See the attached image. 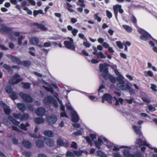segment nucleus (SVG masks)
Instances as JSON below:
<instances>
[{
  "mask_svg": "<svg viewBox=\"0 0 157 157\" xmlns=\"http://www.w3.org/2000/svg\"><path fill=\"white\" fill-rule=\"evenodd\" d=\"M67 156H70L71 157H74L75 156V154L74 151H68L66 154Z\"/></svg>",
  "mask_w": 157,
  "mask_h": 157,
  "instance_id": "37998d69",
  "label": "nucleus"
},
{
  "mask_svg": "<svg viewBox=\"0 0 157 157\" xmlns=\"http://www.w3.org/2000/svg\"><path fill=\"white\" fill-rule=\"evenodd\" d=\"M19 95L24 101L28 102L32 101V100L31 98L28 95L22 93H20Z\"/></svg>",
  "mask_w": 157,
  "mask_h": 157,
  "instance_id": "ddd939ff",
  "label": "nucleus"
},
{
  "mask_svg": "<svg viewBox=\"0 0 157 157\" xmlns=\"http://www.w3.org/2000/svg\"><path fill=\"white\" fill-rule=\"evenodd\" d=\"M74 153L75 154V156L76 155L78 156H79L82 155V152L81 151H74Z\"/></svg>",
  "mask_w": 157,
  "mask_h": 157,
  "instance_id": "69168bd1",
  "label": "nucleus"
},
{
  "mask_svg": "<svg viewBox=\"0 0 157 157\" xmlns=\"http://www.w3.org/2000/svg\"><path fill=\"white\" fill-rule=\"evenodd\" d=\"M143 73L144 75L146 77L149 76L150 77H152L153 76V72L150 71H144Z\"/></svg>",
  "mask_w": 157,
  "mask_h": 157,
  "instance_id": "72a5a7b5",
  "label": "nucleus"
},
{
  "mask_svg": "<svg viewBox=\"0 0 157 157\" xmlns=\"http://www.w3.org/2000/svg\"><path fill=\"white\" fill-rule=\"evenodd\" d=\"M82 129H81L80 131H78L76 132H75L73 133V134L75 136H79L81 135L82 134Z\"/></svg>",
  "mask_w": 157,
  "mask_h": 157,
  "instance_id": "13d9d810",
  "label": "nucleus"
},
{
  "mask_svg": "<svg viewBox=\"0 0 157 157\" xmlns=\"http://www.w3.org/2000/svg\"><path fill=\"white\" fill-rule=\"evenodd\" d=\"M96 154L98 156L100 157H107L106 154L103 153L100 151H98L96 152Z\"/></svg>",
  "mask_w": 157,
  "mask_h": 157,
  "instance_id": "58836bf2",
  "label": "nucleus"
},
{
  "mask_svg": "<svg viewBox=\"0 0 157 157\" xmlns=\"http://www.w3.org/2000/svg\"><path fill=\"white\" fill-rule=\"evenodd\" d=\"M66 5L67 6L68 10L71 12H74V10L71 8L72 6L69 3H67Z\"/></svg>",
  "mask_w": 157,
  "mask_h": 157,
  "instance_id": "de8ad7c7",
  "label": "nucleus"
},
{
  "mask_svg": "<svg viewBox=\"0 0 157 157\" xmlns=\"http://www.w3.org/2000/svg\"><path fill=\"white\" fill-rule=\"evenodd\" d=\"M133 128L136 134L138 136L140 137L142 135V134L140 129L136 125H133Z\"/></svg>",
  "mask_w": 157,
  "mask_h": 157,
  "instance_id": "393cba45",
  "label": "nucleus"
},
{
  "mask_svg": "<svg viewBox=\"0 0 157 157\" xmlns=\"http://www.w3.org/2000/svg\"><path fill=\"white\" fill-rule=\"evenodd\" d=\"M23 87L25 89H28L30 87V84L29 83H22Z\"/></svg>",
  "mask_w": 157,
  "mask_h": 157,
  "instance_id": "8fccbe9b",
  "label": "nucleus"
},
{
  "mask_svg": "<svg viewBox=\"0 0 157 157\" xmlns=\"http://www.w3.org/2000/svg\"><path fill=\"white\" fill-rule=\"evenodd\" d=\"M9 38L10 40L15 41L17 40V37L20 36V33L18 32H13L12 30V32L10 33H9Z\"/></svg>",
  "mask_w": 157,
  "mask_h": 157,
  "instance_id": "9d476101",
  "label": "nucleus"
},
{
  "mask_svg": "<svg viewBox=\"0 0 157 157\" xmlns=\"http://www.w3.org/2000/svg\"><path fill=\"white\" fill-rule=\"evenodd\" d=\"M0 106L3 108L4 112L6 115H9L10 114L11 109L9 106L6 105L2 101H0Z\"/></svg>",
  "mask_w": 157,
  "mask_h": 157,
  "instance_id": "9b49d317",
  "label": "nucleus"
},
{
  "mask_svg": "<svg viewBox=\"0 0 157 157\" xmlns=\"http://www.w3.org/2000/svg\"><path fill=\"white\" fill-rule=\"evenodd\" d=\"M105 88V86L103 85L102 84L99 87V89L98 90V92H103V89Z\"/></svg>",
  "mask_w": 157,
  "mask_h": 157,
  "instance_id": "0e129e2a",
  "label": "nucleus"
},
{
  "mask_svg": "<svg viewBox=\"0 0 157 157\" xmlns=\"http://www.w3.org/2000/svg\"><path fill=\"white\" fill-rule=\"evenodd\" d=\"M35 24L43 30L45 31L47 30V28L44 25H42L39 24L37 23H35Z\"/></svg>",
  "mask_w": 157,
  "mask_h": 157,
  "instance_id": "ea45409f",
  "label": "nucleus"
},
{
  "mask_svg": "<svg viewBox=\"0 0 157 157\" xmlns=\"http://www.w3.org/2000/svg\"><path fill=\"white\" fill-rule=\"evenodd\" d=\"M30 124L28 123H26L25 124L24 123H21L20 125V128L22 130L26 131L27 130V127L29 126Z\"/></svg>",
  "mask_w": 157,
  "mask_h": 157,
  "instance_id": "c756f323",
  "label": "nucleus"
},
{
  "mask_svg": "<svg viewBox=\"0 0 157 157\" xmlns=\"http://www.w3.org/2000/svg\"><path fill=\"white\" fill-rule=\"evenodd\" d=\"M17 106L18 108L21 111L24 112L26 110V107L25 105L22 103H19L17 104Z\"/></svg>",
  "mask_w": 157,
  "mask_h": 157,
  "instance_id": "bb28decb",
  "label": "nucleus"
},
{
  "mask_svg": "<svg viewBox=\"0 0 157 157\" xmlns=\"http://www.w3.org/2000/svg\"><path fill=\"white\" fill-rule=\"evenodd\" d=\"M36 144V146L39 147H42L44 146V143L40 140L37 141Z\"/></svg>",
  "mask_w": 157,
  "mask_h": 157,
  "instance_id": "e433bc0d",
  "label": "nucleus"
},
{
  "mask_svg": "<svg viewBox=\"0 0 157 157\" xmlns=\"http://www.w3.org/2000/svg\"><path fill=\"white\" fill-rule=\"evenodd\" d=\"M122 26L125 30L127 32L130 33L132 31V28L130 26L124 25H123Z\"/></svg>",
  "mask_w": 157,
  "mask_h": 157,
  "instance_id": "4c0bfd02",
  "label": "nucleus"
},
{
  "mask_svg": "<svg viewBox=\"0 0 157 157\" xmlns=\"http://www.w3.org/2000/svg\"><path fill=\"white\" fill-rule=\"evenodd\" d=\"M106 67V66L105 65L100 64L99 70L101 75L104 79H108L109 78L112 82L115 83L116 82L115 78L109 74L108 69Z\"/></svg>",
  "mask_w": 157,
  "mask_h": 157,
  "instance_id": "f03ea898",
  "label": "nucleus"
},
{
  "mask_svg": "<svg viewBox=\"0 0 157 157\" xmlns=\"http://www.w3.org/2000/svg\"><path fill=\"white\" fill-rule=\"evenodd\" d=\"M151 90L154 92H156L157 91V86L153 84H151Z\"/></svg>",
  "mask_w": 157,
  "mask_h": 157,
  "instance_id": "c03bdc74",
  "label": "nucleus"
},
{
  "mask_svg": "<svg viewBox=\"0 0 157 157\" xmlns=\"http://www.w3.org/2000/svg\"><path fill=\"white\" fill-rule=\"evenodd\" d=\"M98 15L99 13H96L94 15V17L95 20H97L98 22H100L101 20V18L99 17Z\"/></svg>",
  "mask_w": 157,
  "mask_h": 157,
  "instance_id": "a19ab883",
  "label": "nucleus"
},
{
  "mask_svg": "<svg viewBox=\"0 0 157 157\" xmlns=\"http://www.w3.org/2000/svg\"><path fill=\"white\" fill-rule=\"evenodd\" d=\"M45 112V109L44 108L40 107L36 110L35 113L38 116H42L44 115Z\"/></svg>",
  "mask_w": 157,
  "mask_h": 157,
  "instance_id": "a211bd4d",
  "label": "nucleus"
},
{
  "mask_svg": "<svg viewBox=\"0 0 157 157\" xmlns=\"http://www.w3.org/2000/svg\"><path fill=\"white\" fill-rule=\"evenodd\" d=\"M116 44L119 48L121 49L123 48V46L121 42L117 41L116 42Z\"/></svg>",
  "mask_w": 157,
  "mask_h": 157,
  "instance_id": "052dcab7",
  "label": "nucleus"
},
{
  "mask_svg": "<svg viewBox=\"0 0 157 157\" xmlns=\"http://www.w3.org/2000/svg\"><path fill=\"white\" fill-rule=\"evenodd\" d=\"M106 13L107 17L109 18H112V13L108 10H106Z\"/></svg>",
  "mask_w": 157,
  "mask_h": 157,
  "instance_id": "09e8293b",
  "label": "nucleus"
},
{
  "mask_svg": "<svg viewBox=\"0 0 157 157\" xmlns=\"http://www.w3.org/2000/svg\"><path fill=\"white\" fill-rule=\"evenodd\" d=\"M102 143L103 142L102 140L100 138H98L97 141L95 142V144L97 147L98 149H100L101 145Z\"/></svg>",
  "mask_w": 157,
  "mask_h": 157,
  "instance_id": "7c9ffc66",
  "label": "nucleus"
},
{
  "mask_svg": "<svg viewBox=\"0 0 157 157\" xmlns=\"http://www.w3.org/2000/svg\"><path fill=\"white\" fill-rule=\"evenodd\" d=\"M43 134L45 136L50 137H52L54 135V133L53 132L50 130L44 131L43 132Z\"/></svg>",
  "mask_w": 157,
  "mask_h": 157,
  "instance_id": "5701e85b",
  "label": "nucleus"
},
{
  "mask_svg": "<svg viewBox=\"0 0 157 157\" xmlns=\"http://www.w3.org/2000/svg\"><path fill=\"white\" fill-rule=\"evenodd\" d=\"M124 77L121 76L117 78L116 79L118 82L117 86L121 90H127L130 89L128 83H126L123 80Z\"/></svg>",
  "mask_w": 157,
  "mask_h": 157,
  "instance_id": "7ed1b4c3",
  "label": "nucleus"
},
{
  "mask_svg": "<svg viewBox=\"0 0 157 157\" xmlns=\"http://www.w3.org/2000/svg\"><path fill=\"white\" fill-rule=\"evenodd\" d=\"M46 120L49 124H53L56 122L57 120V118L55 115L52 114L47 116L46 117Z\"/></svg>",
  "mask_w": 157,
  "mask_h": 157,
  "instance_id": "1a4fd4ad",
  "label": "nucleus"
},
{
  "mask_svg": "<svg viewBox=\"0 0 157 157\" xmlns=\"http://www.w3.org/2000/svg\"><path fill=\"white\" fill-rule=\"evenodd\" d=\"M9 119L10 121H11L14 124L17 125L20 124V122L13 119L11 116H9Z\"/></svg>",
  "mask_w": 157,
  "mask_h": 157,
  "instance_id": "c9c22d12",
  "label": "nucleus"
},
{
  "mask_svg": "<svg viewBox=\"0 0 157 157\" xmlns=\"http://www.w3.org/2000/svg\"><path fill=\"white\" fill-rule=\"evenodd\" d=\"M67 29L69 31H71V33L74 36H76L77 33L78 32V30L77 29H73L71 25H68L67 27Z\"/></svg>",
  "mask_w": 157,
  "mask_h": 157,
  "instance_id": "4be33fe9",
  "label": "nucleus"
},
{
  "mask_svg": "<svg viewBox=\"0 0 157 157\" xmlns=\"http://www.w3.org/2000/svg\"><path fill=\"white\" fill-rule=\"evenodd\" d=\"M106 145L108 148L114 151H118L121 148H125L123 150L124 155V157H143L141 153L140 152H137L135 155L130 154L129 150L131 148V147L126 146H119L112 143H108Z\"/></svg>",
  "mask_w": 157,
  "mask_h": 157,
  "instance_id": "f257e3e1",
  "label": "nucleus"
},
{
  "mask_svg": "<svg viewBox=\"0 0 157 157\" xmlns=\"http://www.w3.org/2000/svg\"><path fill=\"white\" fill-rule=\"evenodd\" d=\"M102 65H105L106 66V68H107V66H109L110 67L112 68V69H115L116 68H117V66L116 65H108V64H101Z\"/></svg>",
  "mask_w": 157,
  "mask_h": 157,
  "instance_id": "e2e57ef3",
  "label": "nucleus"
},
{
  "mask_svg": "<svg viewBox=\"0 0 157 157\" xmlns=\"http://www.w3.org/2000/svg\"><path fill=\"white\" fill-rule=\"evenodd\" d=\"M83 45L86 48H89L90 47V44L87 42H85L83 43Z\"/></svg>",
  "mask_w": 157,
  "mask_h": 157,
  "instance_id": "774afa93",
  "label": "nucleus"
},
{
  "mask_svg": "<svg viewBox=\"0 0 157 157\" xmlns=\"http://www.w3.org/2000/svg\"><path fill=\"white\" fill-rule=\"evenodd\" d=\"M39 42V40L36 37L32 38L29 41V43L33 45H36Z\"/></svg>",
  "mask_w": 157,
  "mask_h": 157,
  "instance_id": "c85d7f7f",
  "label": "nucleus"
},
{
  "mask_svg": "<svg viewBox=\"0 0 157 157\" xmlns=\"http://www.w3.org/2000/svg\"><path fill=\"white\" fill-rule=\"evenodd\" d=\"M57 143V145L59 146L64 145L65 147H67L68 146V143L64 144L63 140L60 138L58 139Z\"/></svg>",
  "mask_w": 157,
  "mask_h": 157,
  "instance_id": "a878e982",
  "label": "nucleus"
},
{
  "mask_svg": "<svg viewBox=\"0 0 157 157\" xmlns=\"http://www.w3.org/2000/svg\"><path fill=\"white\" fill-rule=\"evenodd\" d=\"M69 41H65L64 42V44L68 49L72 50H75V47L74 44L73 40L71 38H68Z\"/></svg>",
  "mask_w": 157,
  "mask_h": 157,
  "instance_id": "0eeeda50",
  "label": "nucleus"
},
{
  "mask_svg": "<svg viewBox=\"0 0 157 157\" xmlns=\"http://www.w3.org/2000/svg\"><path fill=\"white\" fill-rule=\"evenodd\" d=\"M136 144H137L140 147L142 145H145L147 147L149 146V144L146 141H144L143 142L142 140L140 139H136Z\"/></svg>",
  "mask_w": 157,
  "mask_h": 157,
  "instance_id": "6ab92c4d",
  "label": "nucleus"
},
{
  "mask_svg": "<svg viewBox=\"0 0 157 157\" xmlns=\"http://www.w3.org/2000/svg\"><path fill=\"white\" fill-rule=\"evenodd\" d=\"M121 7V5L119 4H116L113 6L114 13L116 18H117V15L118 11L120 8Z\"/></svg>",
  "mask_w": 157,
  "mask_h": 157,
  "instance_id": "aec40b11",
  "label": "nucleus"
},
{
  "mask_svg": "<svg viewBox=\"0 0 157 157\" xmlns=\"http://www.w3.org/2000/svg\"><path fill=\"white\" fill-rule=\"evenodd\" d=\"M23 155L26 157H31V153L29 151H25L23 153Z\"/></svg>",
  "mask_w": 157,
  "mask_h": 157,
  "instance_id": "864d4df0",
  "label": "nucleus"
},
{
  "mask_svg": "<svg viewBox=\"0 0 157 157\" xmlns=\"http://www.w3.org/2000/svg\"><path fill=\"white\" fill-rule=\"evenodd\" d=\"M138 31L141 35L140 36V39L143 40H147L150 39L151 37V35L143 29H139Z\"/></svg>",
  "mask_w": 157,
  "mask_h": 157,
  "instance_id": "39448f33",
  "label": "nucleus"
},
{
  "mask_svg": "<svg viewBox=\"0 0 157 157\" xmlns=\"http://www.w3.org/2000/svg\"><path fill=\"white\" fill-rule=\"evenodd\" d=\"M147 108L148 110L151 112L155 111L156 110L155 107L151 105H147Z\"/></svg>",
  "mask_w": 157,
  "mask_h": 157,
  "instance_id": "a18cd8bd",
  "label": "nucleus"
},
{
  "mask_svg": "<svg viewBox=\"0 0 157 157\" xmlns=\"http://www.w3.org/2000/svg\"><path fill=\"white\" fill-rule=\"evenodd\" d=\"M23 10L26 11L27 13L29 15H31L32 14V12L27 7H25L23 8Z\"/></svg>",
  "mask_w": 157,
  "mask_h": 157,
  "instance_id": "603ef678",
  "label": "nucleus"
},
{
  "mask_svg": "<svg viewBox=\"0 0 157 157\" xmlns=\"http://www.w3.org/2000/svg\"><path fill=\"white\" fill-rule=\"evenodd\" d=\"M44 122V120L42 118H36L35 119V122L36 124H40Z\"/></svg>",
  "mask_w": 157,
  "mask_h": 157,
  "instance_id": "f704fd0d",
  "label": "nucleus"
},
{
  "mask_svg": "<svg viewBox=\"0 0 157 157\" xmlns=\"http://www.w3.org/2000/svg\"><path fill=\"white\" fill-rule=\"evenodd\" d=\"M112 98V96L109 94L108 93L105 94L102 97V102L103 103L105 101H107L109 103L111 104L112 103L111 101Z\"/></svg>",
  "mask_w": 157,
  "mask_h": 157,
  "instance_id": "2eb2a0df",
  "label": "nucleus"
},
{
  "mask_svg": "<svg viewBox=\"0 0 157 157\" xmlns=\"http://www.w3.org/2000/svg\"><path fill=\"white\" fill-rule=\"evenodd\" d=\"M113 157H123L122 155H121L119 152L113 153Z\"/></svg>",
  "mask_w": 157,
  "mask_h": 157,
  "instance_id": "3c124183",
  "label": "nucleus"
},
{
  "mask_svg": "<svg viewBox=\"0 0 157 157\" xmlns=\"http://www.w3.org/2000/svg\"><path fill=\"white\" fill-rule=\"evenodd\" d=\"M51 45V43L50 42H46L44 43L43 46L44 47H50Z\"/></svg>",
  "mask_w": 157,
  "mask_h": 157,
  "instance_id": "bf43d9fd",
  "label": "nucleus"
},
{
  "mask_svg": "<svg viewBox=\"0 0 157 157\" xmlns=\"http://www.w3.org/2000/svg\"><path fill=\"white\" fill-rule=\"evenodd\" d=\"M30 53L31 55L33 56H35V49L33 47L30 48L29 49Z\"/></svg>",
  "mask_w": 157,
  "mask_h": 157,
  "instance_id": "4d7b16f0",
  "label": "nucleus"
},
{
  "mask_svg": "<svg viewBox=\"0 0 157 157\" xmlns=\"http://www.w3.org/2000/svg\"><path fill=\"white\" fill-rule=\"evenodd\" d=\"M114 98L116 101V102L115 103L116 105H118L119 102H120L121 104L123 103V100L121 98H119L118 100H117L115 96H114Z\"/></svg>",
  "mask_w": 157,
  "mask_h": 157,
  "instance_id": "79ce46f5",
  "label": "nucleus"
},
{
  "mask_svg": "<svg viewBox=\"0 0 157 157\" xmlns=\"http://www.w3.org/2000/svg\"><path fill=\"white\" fill-rule=\"evenodd\" d=\"M18 38V43L19 45H21L22 44V40L23 39V37L22 36H19Z\"/></svg>",
  "mask_w": 157,
  "mask_h": 157,
  "instance_id": "6e6d98bb",
  "label": "nucleus"
},
{
  "mask_svg": "<svg viewBox=\"0 0 157 157\" xmlns=\"http://www.w3.org/2000/svg\"><path fill=\"white\" fill-rule=\"evenodd\" d=\"M46 85L48 86V87H47L44 86L43 87L44 88V89L47 91L50 92L56 98H58L57 97L58 95V94L56 93H54L52 88L50 87V85L48 83H47Z\"/></svg>",
  "mask_w": 157,
  "mask_h": 157,
  "instance_id": "f3484780",
  "label": "nucleus"
},
{
  "mask_svg": "<svg viewBox=\"0 0 157 157\" xmlns=\"http://www.w3.org/2000/svg\"><path fill=\"white\" fill-rule=\"evenodd\" d=\"M12 30L11 28L7 27L5 24H0V31L1 32L9 34L12 32Z\"/></svg>",
  "mask_w": 157,
  "mask_h": 157,
  "instance_id": "6e6552de",
  "label": "nucleus"
},
{
  "mask_svg": "<svg viewBox=\"0 0 157 157\" xmlns=\"http://www.w3.org/2000/svg\"><path fill=\"white\" fill-rule=\"evenodd\" d=\"M21 116V115L18 114H17L16 113H14L13 114V117L17 119H19L20 120V117Z\"/></svg>",
  "mask_w": 157,
  "mask_h": 157,
  "instance_id": "338daca9",
  "label": "nucleus"
},
{
  "mask_svg": "<svg viewBox=\"0 0 157 157\" xmlns=\"http://www.w3.org/2000/svg\"><path fill=\"white\" fill-rule=\"evenodd\" d=\"M22 79L20 78L19 76L17 74L15 75L13 77L12 79L9 81V82L10 84H16L20 82Z\"/></svg>",
  "mask_w": 157,
  "mask_h": 157,
  "instance_id": "f8f14e48",
  "label": "nucleus"
},
{
  "mask_svg": "<svg viewBox=\"0 0 157 157\" xmlns=\"http://www.w3.org/2000/svg\"><path fill=\"white\" fill-rule=\"evenodd\" d=\"M85 139L89 144L91 146L92 145V141H95V140L96 139V136L94 134H91L90 135V137L86 136Z\"/></svg>",
  "mask_w": 157,
  "mask_h": 157,
  "instance_id": "4468645a",
  "label": "nucleus"
},
{
  "mask_svg": "<svg viewBox=\"0 0 157 157\" xmlns=\"http://www.w3.org/2000/svg\"><path fill=\"white\" fill-rule=\"evenodd\" d=\"M97 57L100 58V60L102 61H104V60L102 59H105L106 58V56L103 54V53L101 52H98V54L97 56Z\"/></svg>",
  "mask_w": 157,
  "mask_h": 157,
  "instance_id": "2f4dec72",
  "label": "nucleus"
},
{
  "mask_svg": "<svg viewBox=\"0 0 157 157\" xmlns=\"http://www.w3.org/2000/svg\"><path fill=\"white\" fill-rule=\"evenodd\" d=\"M131 43L128 41H127L124 44L125 48L124 50L125 51H127V46H129L131 45Z\"/></svg>",
  "mask_w": 157,
  "mask_h": 157,
  "instance_id": "680f3d73",
  "label": "nucleus"
},
{
  "mask_svg": "<svg viewBox=\"0 0 157 157\" xmlns=\"http://www.w3.org/2000/svg\"><path fill=\"white\" fill-rule=\"evenodd\" d=\"M5 91L6 93L11 94L10 97L13 100L17 98L18 97V95L16 92L12 91V88L10 86H7L6 87Z\"/></svg>",
  "mask_w": 157,
  "mask_h": 157,
  "instance_id": "423d86ee",
  "label": "nucleus"
},
{
  "mask_svg": "<svg viewBox=\"0 0 157 157\" xmlns=\"http://www.w3.org/2000/svg\"><path fill=\"white\" fill-rule=\"evenodd\" d=\"M44 141L48 146H52L54 144L53 141L51 139L44 138L43 139Z\"/></svg>",
  "mask_w": 157,
  "mask_h": 157,
  "instance_id": "412c9836",
  "label": "nucleus"
},
{
  "mask_svg": "<svg viewBox=\"0 0 157 157\" xmlns=\"http://www.w3.org/2000/svg\"><path fill=\"white\" fill-rule=\"evenodd\" d=\"M30 118L29 115L26 113H24L21 115L20 117V120L21 121H27Z\"/></svg>",
  "mask_w": 157,
  "mask_h": 157,
  "instance_id": "b1692460",
  "label": "nucleus"
},
{
  "mask_svg": "<svg viewBox=\"0 0 157 157\" xmlns=\"http://www.w3.org/2000/svg\"><path fill=\"white\" fill-rule=\"evenodd\" d=\"M71 113V120L73 122H77L79 120L78 116L75 110H72Z\"/></svg>",
  "mask_w": 157,
  "mask_h": 157,
  "instance_id": "dca6fc26",
  "label": "nucleus"
},
{
  "mask_svg": "<svg viewBox=\"0 0 157 157\" xmlns=\"http://www.w3.org/2000/svg\"><path fill=\"white\" fill-rule=\"evenodd\" d=\"M11 128H12V129L13 130L15 131L18 132H22V131L21 129L18 128H17L16 126H11Z\"/></svg>",
  "mask_w": 157,
  "mask_h": 157,
  "instance_id": "5fc2aeb1",
  "label": "nucleus"
},
{
  "mask_svg": "<svg viewBox=\"0 0 157 157\" xmlns=\"http://www.w3.org/2000/svg\"><path fill=\"white\" fill-rule=\"evenodd\" d=\"M78 2L77 3V4L82 7H84L85 5L84 3L83 0H78Z\"/></svg>",
  "mask_w": 157,
  "mask_h": 157,
  "instance_id": "49530a36",
  "label": "nucleus"
},
{
  "mask_svg": "<svg viewBox=\"0 0 157 157\" xmlns=\"http://www.w3.org/2000/svg\"><path fill=\"white\" fill-rule=\"evenodd\" d=\"M44 102L46 104L51 103L56 108H57L58 107L57 101L52 96H47L44 99Z\"/></svg>",
  "mask_w": 157,
  "mask_h": 157,
  "instance_id": "20e7f679",
  "label": "nucleus"
},
{
  "mask_svg": "<svg viewBox=\"0 0 157 157\" xmlns=\"http://www.w3.org/2000/svg\"><path fill=\"white\" fill-rule=\"evenodd\" d=\"M10 56L11 59L13 62L19 63L20 62V59L18 57L12 56Z\"/></svg>",
  "mask_w": 157,
  "mask_h": 157,
  "instance_id": "473e14b6",
  "label": "nucleus"
},
{
  "mask_svg": "<svg viewBox=\"0 0 157 157\" xmlns=\"http://www.w3.org/2000/svg\"><path fill=\"white\" fill-rule=\"evenodd\" d=\"M22 144L27 148H30L32 146L30 142L28 140H24L22 142Z\"/></svg>",
  "mask_w": 157,
  "mask_h": 157,
  "instance_id": "cd10ccee",
  "label": "nucleus"
}]
</instances>
